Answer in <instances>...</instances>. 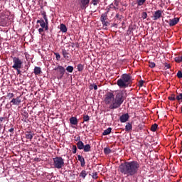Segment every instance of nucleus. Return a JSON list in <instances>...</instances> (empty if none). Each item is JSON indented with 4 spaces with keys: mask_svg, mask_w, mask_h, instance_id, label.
<instances>
[{
    "mask_svg": "<svg viewBox=\"0 0 182 182\" xmlns=\"http://www.w3.org/2000/svg\"><path fill=\"white\" fill-rule=\"evenodd\" d=\"M104 153L105 154H110L112 153V149H110L109 148H105Z\"/></svg>",
    "mask_w": 182,
    "mask_h": 182,
    "instance_id": "f704fd0d",
    "label": "nucleus"
},
{
    "mask_svg": "<svg viewBox=\"0 0 182 182\" xmlns=\"http://www.w3.org/2000/svg\"><path fill=\"white\" fill-rule=\"evenodd\" d=\"M41 73H42V70H41V67H35L34 68V74L36 75H41Z\"/></svg>",
    "mask_w": 182,
    "mask_h": 182,
    "instance_id": "4be33fe9",
    "label": "nucleus"
},
{
    "mask_svg": "<svg viewBox=\"0 0 182 182\" xmlns=\"http://www.w3.org/2000/svg\"><path fill=\"white\" fill-rule=\"evenodd\" d=\"M14 70H16L18 75H21V68L14 69Z\"/></svg>",
    "mask_w": 182,
    "mask_h": 182,
    "instance_id": "5fc2aeb1",
    "label": "nucleus"
},
{
    "mask_svg": "<svg viewBox=\"0 0 182 182\" xmlns=\"http://www.w3.org/2000/svg\"><path fill=\"white\" fill-rule=\"evenodd\" d=\"M86 176H87V171H86L85 170H82L79 174V177H81L82 178H83V180L86 178Z\"/></svg>",
    "mask_w": 182,
    "mask_h": 182,
    "instance_id": "b1692460",
    "label": "nucleus"
},
{
    "mask_svg": "<svg viewBox=\"0 0 182 182\" xmlns=\"http://www.w3.org/2000/svg\"><path fill=\"white\" fill-rule=\"evenodd\" d=\"M180 160H181V161H182V156L180 157Z\"/></svg>",
    "mask_w": 182,
    "mask_h": 182,
    "instance_id": "bf43d9fd",
    "label": "nucleus"
},
{
    "mask_svg": "<svg viewBox=\"0 0 182 182\" xmlns=\"http://www.w3.org/2000/svg\"><path fill=\"white\" fill-rule=\"evenodd\" d=\"M157 127H159V125H157V124H153L151 127V132H156V130H157Z\"/></svg>",
    "mask_w": 182,
    "mask_h": 182,
    "instance_id": "c9c22d12",
    "label": "nucleus"
},
{
    "mask_svg": "<svg viewBox=\"0 0 182 182\" xmlns=\"http://www.w3.org/2000/svg\"><path fill=\"white\" fill-rule=\"evenodd\" d=\"M60 29L61 31V32H63V33L68 32V28L66 27V25L61 23L60 25Z\"/></svg>",
    "mask_w": 182,
    "mask_h": 182,
    "instance_id": "5701e85b",
    "label": "nucleus"
},
{
    "mask_svg": "<svg viewBox=\"0 0 182 182\" xmlns=\"http://www.w3.org/2000/svg\"><path fill=\"white\" fill-rule=\"evenodd\" d=\"M11 127L9 129V132L10 133H12L14 134V132L15 131V128L14 127V125L11 124Z\"/></svg>",
    "mask_w": 182,
    "mask_h": 182,
    "instance_id": "49530a36",
    "label": "nucleus"
},
{
    "mask_svg": "<svg viewBox=\"0 0 182 182\" xmlns=\"http://www.w3.org/2000/svg\"><path fill=\"white\" fill-rule=\"evenodd\" d=\"M82 150H84L85 153H89V151L92 150V146H90V144L84 145V148Z\"/></svg>",
    "mask_w": 182,
    "mask_h": 182,
    "instance_id": "412c9836",
    "label": "nucleus"
},
{
    "mask_svg": "<svg viewBox=\"0 0 182 182\" xmlns=\"http://www.w3.org/2000/svg\"><path fill=\"white\" fill-rule=\"evenodd\" d=\"M139 168H140V164L136 161H132L122 163L119 166L118 170L123 176L133 177V176H136L139 173Z\"/></svg>",
    "mask_w": 182,
    "mask_h": 182,
    "instance_id": "f03ea898",
    "label": "nucleus"
},
{
    "mask_svg": "<svg viewBox=\"0 0 182 182\" xmlns=\"http://www.w3.org/2000/svg\"><path fill=\"white\" fill-rule=\"evenodd\" d=\"M129 120V114H123L122 116L119 117V121L121 123H126Z\"/></svg>",
    "mask_w": 182,
    "mask_h": 182,
    "instance_id": "9b49d317",
    "label": "nucleus"
},
{
    "mask_svg": "<svg viewBox=\"0 0 182 182\" xmlns=\"http://www.w3.org/2000/svg\"><path fill=\"white\" fill-rule=\"evenodd\" d=\"M54 70H58L59 75H58V79H62L65 75V68L62 65H58L57 68H54Z\"/></svg>",
    "mask_w": 182,
    "mask_h": 182,
    "instance_id": "423d86ee",
    "label": "nucleus"
},
{
    "mask_svg": "<svg viewBox=\"0 0 182 182\" xmlns=\"http://www.w3.org/2000/svg\"><path fill=\"white\" fill-rule=\"evenodd\" d=\"M62 55L64 58V59L69 60L70 58V54L68 52V50L65 49H62Z\"/></svg>",
    "mask_w": 182,
    "mask_h": 182,
    "instance_id": "2eb2a0df",
    "label": "nucleus"
},
{
    "mask_svg": "<svg viewBox=\"0 0 182 182\" xmlns=\"http://www.w3.org/2000/svg\"><path fill=\"white\" fill-rule=\"evenodd\" d=\"M81 9H86L89 6V2L90 0H78Z\"/></svg>",
    "mask_w": 182,
    "mask_h": 182,
    "instance_id": "6e6552de",
    "label": "nucleus"
},
{
    "mask_svg": "<svg viewBox=\"0 0 182 182\" xmlns=\"http://www.w3.org/2000/svg\"><path fill=\"white\" fill-rule=\"evenodd\" d=\"M90 120V117L89 115L83 116V122H89Z\"/></svg>",
    "mask_w": 182,
    "mask_h": 182,
    "instance_id": "58836bf2",
    "label": "nucleus"
},
{
    "mask_svg": "<svg viewBox=\"0 0 182 182\" xmlns=\"http://www.w3.org/2000/svg\"><path fill=\"white\" fill-rule=\"evenodd\" d=\"M7 97L9 99H12V97H14V93H8L7 94Z\"/></svg>",
    "mask_w": 182,
    "mask_h": 182,
    "instance_id": "3c124183",
    "label": "nucleus"
},
{
    "mask_svg": "<svg viewBox=\"0 0 182 182\" xmlns=\"http://www.w3.org/2000/svg\"><path fill=\"white\" fill-rule=\"evenodd\" d=\"M110 133H112V128L109 127L108 129H105L103 132L102 136H107V135L110 134Z\"/></svg>",
    "mask_w": 182,
    "mask_h": 182,
    "instance_id": "393cba45",
    "label": "nucleus"
},
{
    "mask_svg": "<svg viewBox=\"0 0 182 182\" xmlns=\"http://www.w3.org/2000/svg\"><path fill=\"white\" fill-rule=\"evenodd\" d=\"M117 25H119V23H117V21H114V23L112 25V28H117Z\"/></svg>",
    "mask_w": 182,
    "mask_h": 182,
    "instance_id": "8fccbe9b",
    "label": "nucleus"
},
{
    "mask_svg": "<svg viewBox=\"0 0 182 182\" xmlns=\"http://www.w3.org/2000/svg\"><path fill=\"white\" fill-rule=\"evenodd\" d=\"M141 19H146L147 18V13L146 11H143L141 14Z\"/></svg>",
    "mask_w": 182,
    "mask_h": 182,
    "instance_id": "e433bc0d",
    "label": "nucleus"
},
{
    "mask_svg": "<svg viewBox=\"0 0 182 182\" xmlns=\"http://www.w3.org/2000/svg\"><path fill=\"white\" fill-rule=\"evenodd\" d=\"M178 22H180V18L175 17L172 19H169V21H168V23L169 26H176V25H177Z\"/></svg>",
    "mask_w": 182,
    "mask_h": 182,
    "instance_id": "1a4fd4ad",
    "label": "nucleus"
},
{
    "mask_svg": "<svg viewBox=\"0 0 182 182\" xmlns=\"http://www.w3.org/2000/svg\"><path fill=\"white\" fill-rule=\"evenodd\" d=\"M149 68H151V69H153V68H156V63L154 62H149Z\"/></svg>",
    "mask_w": 182,
    "mask_h": 182,
    "instance_id": "ea45409f",
    "label": "nucleus"
},
{
    "mask_svg": "<svg viewBox=\"0 0 182 182\" xmlns=\"http://www.w3.org/2000/svg\"><path fill=\"white\" fill-rule=\"evenodd\" d=\"M176 100H178V102H182V93H180L176 96Z\"/></svg>",
    "mask_w": 182,
    "mask_h": 182,
    "instance_id": "79ce46f5",
    "label": "nucleus"
},
{
    "mask_svg": "<svg viewBox=\"0 0 182 182\" xmlns=\"http://www.w3.org/2000/svg\"><path fill=\"white\" fill-rule=\"evenodd\" d=\"M66 70L67 72H68L69 73H72V72H73V66L72 65H69L66 68Z\"/></svg>",
    "mask_w": 182,
    "mask_h": 182,
    "instance_id": "72a5a7b5",
    "label": "nucleus"
},
{
    "mask_svg": "<svg viewBox=\"0 0 182 182\" xmlns=\"http://www.w3.org/2000/svg\"><path fill=\"white\" fill-rule=\"evenodd\" d=\"M22 115L24 116V117H29V114H28V112L26 111H23L22 113Z\"/></svg>",
    "mask_w": 182,
    "mask_h": 182,
    "instance_id": "de8ad7c7",
    "label": "nucleus"
},
{
    "mask_svg": "<svg viewBox=\"0 0 182 182\" xmlns=\"http://www.w3.org/2000/svg\"><path fill=\"white\" fill-rule=\"evenodd\" d=\"M7 119L6 117H0V132L4 129V122H6Z\"/></svg>",
    "mask_w": 182,
    "mask_h": 182,
    "instance_id": "6ab92c4d",
    "label": "nucleus"
},
{
    "mask_svg": "<svg viewBox=\"0 0 182 182\" xmlns=\"http://www.w3.org/2000/svg\"><path fill=\"white\" fill-rule=\"evenodd\" d=\"M43 29H44V28H42V27L38 29V32H39V34H40V35H42V32H43Z\"/></svg>",
    "mask_w": 182,
    "mask_h": 182,
    "instance_id": "864d4df0",
    "label": "nucleus"
},
{
    "mask_svg": "<svg viewBox=\"0 0 182 182\" xmlns=\"http://www.w3.org/2000/svg\"><path fill=\"white\" fill-rule=\"evenodd\" d=\"M114 9H115V11L119 9V6H114Z\"/></svg>",
    "mask_w": 182,
    "mask_h": 182,
    "instance_id": "13d9d810",
    "label": "nucleus"
},
{
    "mask_svg": "<svg viewBox=\"0 0 182 182\" xmlns=\"http://www.w3.org/2000/svg\"><path fill=\"white\" fill-rule=\"evenodd\" d=\"M77 160L80 161L81 167H85V164H86V162L85 161V158L82 156L81 155H77Z\"/></svg>",
    "mask_w": 182,
    "mask_h": 182,
    "instance_id": "f3484780",
    "label": "nucleus"
},
{
    "mask_svg": "<svg viewBox=\"0 0 182 182\" xmlns=\"http://www.w3.org/2000/svg\"><path fill=\"white\" fill-rule=\"evenodd\" d=\"M53 166L55 168H62L65 167V159L60 156H56L53 159Z\"/></svg>",
    "mask_w": 182,
    "mask_h": 182,
    "instance_id": "20e7f679",
    "label": "nucleus"
},
{
    "mask_svg": "<svg viewBox=\"0 0 182 182\" xmlns=\"http://www.w3.org/2000/svg\"><path fill=\"white\" fill-rule=\"evenodd\" d=\"M99 2H100V0H91V4H92L94 6H96Z\"/></svg>",
    "mask_w": 182,
    "mask_h": 182,
    "instance_id": "4c0bfd02",
    "label": "nucleus"
},
{
    "mask_svg": "<svg viewBox=\"0 0 182 182\" xmlns=\"http://www.w3.org/2000/svg\"><path fill=\"white\" fill-rule=\"evenodd\" d=\"M75 141H80V136L77 137Z\"/></svg>",
    "mask_w": 182,
    "mask_h": 182,
    "instance_id": "6e6d98bb",
    "label": "nucleus"
},
{
    "mask_svg": "<svg viewBox=\"0 0 182 182\" xmlns=\"http://www.w3.org/2000/svg\"><path fill=\"white\" fill-rule=\"evenodd\" d=\"M176 76L178 77V79H182V72L180 70L178 71Z\"/></svg>",
    "mask_w": 182,
    "mask_h": 182,
    "instance_id": "c03bdc74",
    "label": "nucleus"
},
{
    "mask_svg": "<svg viewBox=\"0 0 182 182\" xmlns=\"http://www.w3.org/2000/svg\"><path fill=\"white\" fill-rule=\"evenodd\" d=\"M37 23H40L41 27L44 28L45 31H48V29H49V22L48 21L46 22L43 18H41L37 21Z\"/></svg>",
    "mask_w": 182,
    "mask_h": 182,
    "instance_id": "0eeeda50",
    "label": "nucleus"
},
{
    "mask_svg": "<svg viewBox=\"0 0 182 182\" xmlns=\"http://www.w3.org/2000/svg\"><path fill=\"white\" fill-rule=\"evenodd\" d=\"M54 55H55V59H57V60H59V59H60V54H59V53H54Z\"/></svg>",
    "mask_w": 182,
    "mask_h": 182,
    "instance_id": "37998d69",
    "label": "nucleus"
},
{
    "mask_svg": "<svg viewBox=\"0 0 182 182\" xmlns=\"http://www.w3.org/2000/svg\"><path fill=\"white\" fill-rule=\"evenodd\" d=\"M114 5H115V6H119V2L115 1V2H114Z\"/></svg>",
    "mask_w": 182,
    "mask_h": 182,
    "instance_id": "4d7b16f0",
    "label": "nucleus"
},
{
    "mask_svg": "<svg viewBox=\"0 0 182 182\" xmlns=\"http://www.w3.org/2000/svg\"><path fill=\"white\" fill-rule=\"evenodd\" d=\"M161 16H163V11H161V10H157L154 14L153 19L154 21H157L158 19H160Z\"/></svg>",
    "mask_w": 182,
    "mask_h": 182,
    "instance_id": "9d476101",
    "label": "nucleus"
},
{
    "mask_svg": "<svg viewBox=\"0 0 182 182\" xmlns=\"http://www.w3.org/2000/svg\"><path fill=\"white\" fill-rule=\"evenodd\" d=\"M72 150L73 154H76V151H77V146H76V145H73Z\"/></svg>",
    "mask_w": 182,
    "mask_h": 182,
    "instance_id": "a19ab883",
    "label": "nucleus"
},
{
    "mask_svg": "<svg viewBox=\"0 0 182 182\" xmlns=\"http://www.w3.org/2000/svg\"><path fill=\"white\" fill-rule=\"evenodd\" d=\"M132 83H133V78L130 73L122 74L117 82V85L120 89H126V87L132 86Z\"/></svg>",
    "mask_w": 182,
    "mask_h": 182,
    "instance_id": "7ed1b4c3",
    "label": "nucleus"
},
{
    "mask_svg": "<svg viewBox=\"0 0 182 182\" xmlns=\"http://www.w3.org/2000/svg\"><path fill=\"white\" fill-rule=\"evenodd\" d=\"M170 68H171V66L170 65V64L166 63L165 64V69H170Z\"/></svg>",
    "mask_w": 182,
    "mask_h": 182,
    "instance_id": "603ef678",
    "label": "nucleus"
},
{
    "mask_svg": "<svg viewBox=\"0 0 182 182\" xmlns=\"http://www.w3.org/2000/svg\"><path fill=\"white\" fill-rule=\"evenodd\" d=\"M175 62L177 63H181L182 62V55L181 56H178L174 58Z\"/></svg>",
    "mask_w": 182,
    "mask_h": 182,
    "instance_id": "2f4dec72",
    "label": "nucleus"
},
{
    "mask_svg": "<svg viewBox=\"0 0 182 182\" xmlns=\"http://www.w3.org/2000/svg\"><path fill=\"white\" fill-rule=\"evenodd\" d=\"M97 172L93 173H92V178H94L95 180L97 179Z\"/></svg>",
    "mask_w": 182,
    "mask_h": 182,
    "instance_id": "09e8293b",
    "label": "nucleus"
},
{
    "mask_svg": "<svg viewBox=\"0 0 182 182\" xmlns=\"http://www.w3.org/2000/svg\"><path fill=\"white\" fill-rule=\"evenodd\" d=\"M93 89H94V90H97V85L96 84H95V83L91 84L90 85V90H93Z\"/></svg>",
    "mask_w": 182,
    "mask_h": 182,
    "instance_id": "7c9ffc66",
    "label": "nucleus"
},
{
    "mask_svg": "<svg viewBox=\"0 0 182 182\" xmlns=\"http://www.w3.org/2000/svg\"><path fill=\"white\" fill-rule=\"evenodd\" d=\"M124 99L126 97L123 91L117 92L115 97L114 94L109 92L105 95V105H109V109L114 110V109H119L123 105Z\"/></svg>",
    "mask_w": 182,
    "mask_h": 182,
    "instance_id": "f257e3e1",
    "label": "nucleus"
},
{
    "mask_svg": "<svg viewBox=\"0 0 182 182\" xmlns=\"http://www.w3.org/2000/svg\"><path fill=\"white\" fill-rule=\"evenodd\" d=\"M132 124L128 123L126 126H125V130L126 132H130V130H132Z\"/></svg>",
    "mask_w": 182,
    "mask_h": 182,
    "instance_id": "c756f323",
    "label": "nucleus"
},
{
    "mask_svg": "<svg viewBox=\"0 0 182 182\" xmlns=\"http://www.w3.org/2000/svg\"><path fill=\"white\" fill-rule=\"evenodd\" d=\"M108 14H109V9L105 13H103L101 15L100 21L101 22H105V21H107V15Z\"/></svg>",
    "mask_w": 182,
    "mask_h": 182,
    "instance_id": "ddd939ff",
    "label": "nucleus"
},
{
    "mask_svg": "<svg viewBox=\"0 0 182 182\" xmlns=\"http://www.w3.org/2000/svg\"><path fill=\"white\" fill-rule=\"evenodd\" d=\"M33 136H35V134L32 132H25V136L26 139H27L28 140H32V139H33Z\"/></svg>",
    "mask_w": 182,
    "mask_h": 182,
    "instance_id": "f8f14e48",
    "label": "nucleus"
},
{
    "mask_svg": "<svg viewBox=\"0 0 182 182\" xmlns=\"http://www.w3.org/2000/svg\"><path fill=\"white\" fill-rule=\"evenodd\" d=\"M168 100H171V101L174 102V100H176V95L171 94V96L168 97Z\"/></svg>",
    "mask_w": 182,
    "mask_h": 182,
    "instance_id": "473e14b6",
    "label": "nucleus"
},
{
    "mask_svg": "<svg viewBox=\"0 0 182 182\" xmlns=\"http://www.w3.org/2000/svg\"><path fill=\"white\" fill-rule=\"evenodd\" d=\"M77 69L78 72H83V69H85V67L82 64H78L77 65Z\"/></svg>",
    "mask_w": 182,
    "mask_h": 182,
    "instance_id": "c85d7f7f",
    "label": "nucleus"
},
{
    "mask_svg": "<svg viewBox=\"0 0 182 182\" xmlns=\"http://www.w3.org/2000/svg\"><path fill=\"white\" fill-rule=\"evenodd\" d=\"M123 18V16L120 15L119 13H117L114 16V22H117L118 23H120L122 22V19Z\"/></svg>",
    "mask_w": 182,
    "mask_h": 182,
    "instance_id": "dca6fc26",
    "label": "nucleus"
},
{
    "mask_svg": "<svg viewBox=\"0 0 182 182\" xmlns=\"http://www.w3.org/2000/svg\"><path fill=\"white\" fill-rule=\"evenodd\" d=\"M146 0H136V4L138 6H141L144 5Z\"/></svg>",
    "mask_w": 182,
    "mask_h": 182,
    "instance_id": "bb28decb",
    "label": "nucleus"
},
{
    "mask_svg": "<svg viewBox=\"0 0 182 182\" xmlns=\"http://www.w3.org/2000/svg\"><path fill=\"white\" fill-rule=\"evenodd\" d=\"M41 13L45 22H48V16H46V11H42Z\"/></svg>",
    "mask_w": 182,
    "mask_h": 182,
    "instance_id": "cd10ccee",
    "label": "nucleus"
},
{
    "mask_svg": "<svg viewBox=\"0 0 182 182\" xmlns=\"http://www.w3.org/2000/svg\"><path fill=\"white\" fill-rule=\"evenodd\" d=\"M21 100H19V97H17L16 98H13L11 101V103H13V105L16 106H19L21 105Z\"/></svg>",
    "mask_w": 182,
    "mask_h": 182,
    "instance_id": "a211bd4d",
    "label": "nucleus"
},
{
    "mask_svg": "<svg viewBox=\"0 0 182 182\" xmlns=\"http://www.w3.org/2000/svg\"><path fill=\"white\" fill-rule=\"evenodd\" d=\"M77 147L78 150H83L84 147H85V144H83V141H79L77 143Z\"/></svg>",
    "mask_w": 182,
    "mask_h": 182,
    "instance_id": "aec40b11",
    "label": "nucleus"
},
{
    "mask_svg": "<svg viewBox=\"0 0 182 182\" xmlns=\"http://www.w3.org/2000/svg\"><path fill=\"white\" fill-rule=\"evenodd\" d=\"M143 85H144V80H141L139 81V87H143Z\"/></svg>",
    "mask_w": 182,
    "mask_h": 182,
    "instance_id": "a18cd8bd",
    "label": "nucleus"
},
{
    "mask_svg": "<svg viewBox=\"0 0 182 182\" xmlns=\"http://www.w3.org/2000/svg\"><path fill=\"white\" fill-rule=\"evenodd\" d=\"M13 59V69H22V66L23 65V62L22 60H20L18 57H12Z\"/></svg>",
    "mask_w": 182,
    "mask_h": 182,
    "instance_id": "39448f33",
    "label": "nucleus"
},
{
    "mask_svg": "<svg viewBox=\"0 0 182 182\" xmlns=\"http://www.w3.org/2000/svg\"><path fill=\"white\" fill-rule=\"evenodd\" d=\"M70 123L73 126H77V123H79V121L77 120V118H76V117H72L70 118Z\"/></svg>",
    "mask_w": 182,
    "mask_h": 182,
    "instance_id": "4468645a",
    "label": "nucleus"
},
{
    "mask_svg": "<svg viewBox=\"0 0 182 182\" xmlns=\"http://www.w3.org/2000/svg\"><path fill=\"white\" fill-rule=\"evenodd\" d=\"M102 26H103L104 29H105V30H107V26H109L110 25V23H109V21H107V20L105 21H102Z\"/></svg>",
    "mask_w": 182,
    "mask_h": 182,
    "instance_id": "a878e982",
    "label": "nucleus"
}]
</instances>
